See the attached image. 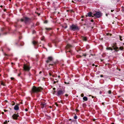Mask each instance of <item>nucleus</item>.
Returning <instances> with one entry per match:
<instances>
[{
    "mask_svg": "<svg viewBox=\"0 0 124 124\" xmlns=\"http://www.w3.org/2000/svg\"><path fill=\"white\" fill-rule=\"evenodd\" d=\"M42 89L40 87H36L33 86L31 89L32 93H37L41 91Z\"/></svg>",
    "mask_w": 124,
    "mask_h": 124,
    "instance_id": "f257e3e1",
    "label": "nucleus"
},
{
    "mask_svg": "<svg viewBox=\"0 0 124 124\" xmlns=\"http://www.w3.org/2000/svg\"><path fill=\"white\" fill-rule=\"evenodd\" d=\"M30 69V67L27 64H24L23 67V70L25 71H29Z\"/></svg>",
    "mask_w": 124,
    "mask_h": 124,
    "instance_id": "f03ea898",
    "label": "nucleus"
},
{
    "mask_svg": "<svg viewBox=\"0 0 124 124\" xmlns=\"http://www.w3.org/2000/svg\"><path fill=\"white\" fill-rule=\"evenodd\" d=\"M70 29L71 30H72L74 31L78 30V27L76 25H73L70 26Z\"/></svg>",
    "mask_w": 124,
    "mask_h": 124,
    "instance_id": "7ed1b4c3",
    "label": "nucleus"
},
{
    "mask_svg": "<svg viewBox=\"0 0 124 124\" xmlns=\"http://www.w3.org/2000/svg\"><path fill=\"white\" fill-rule=\"evenodd\" d=\"M65 92V91L64 90H59L57 92V96H60V95H62Z\"/></svg>",
    "mask_w": 124,
    "mask_h": 124,
    "instance_id": "20e7f679",
    "label": "nucleus"
},
{
    "mask_svg": "<svg viewBox=\"0 0 124 124\" xmlns=\"http://www.w3.org/2000/svg\"><path fill=\"white\" fill-rule=\"evenodd\" d=\"M30 19L29 18L27 17H24L23 18L21 19V21L22 22L24 21L25 23H26L29 21Z\"/></svg>",
    "mask_w": 124,
    "mask_h": 124,
    "instance_id": "39448f33",
    "label": "nucleus"
},
{
    "mask_svg": "<svg viewBox=\"0 0 124 124\" xmlns=\"http://www.w3.org/2000/svg\"><path fill=\"white\" fill-rule=\"evenodd\" d=\"M93 15L96 17L99 18L101 16V13L99 12H97L93 14Z\"/></svg>",
    "mask_w": 124,
    "mask_h": 124,
    "instance_id": "423d86ee",
    "label": "nucleus"
},
{
    "mask_svg": "<svg viewBox=\"0 0 124 124\" xmlns=\"http://www.w3.org/2000/svg\"><path fill=\"white\" fill-rule=\"evenodd\" d=\"M53 59L52 57L50 56L47 58V60L46 61V62L47 63H48L53 60Z\"/></svg>",
    "mask_w": 124,
    "mask_h": 124,
    "instance_id": "0eeeda50",
    "label": "nucleus"
},
{
    "mask_svg": "<svg viewBox=\"0 0 124 124\" xmlns=\"http://www.w3.org/2000/svg\"><path fill=\"white\" fill-rule=\"evenodd\" d=\"M18 115L16 114H14L12 116V117L13 119H17V118L18 116Z\"/></svg>",
    "mask_w": 124,
    "mask_h": 124,
    "instance_id": "6e6552de",
    "label": "nucleus"
},
{
    "mask_svg": "<svg viewBox=\"0 0 124 124\" xmlns=\"http://www.w3.org/2000/svg\"><path fill=\"white\" fill-rule=\"evenodd\" d=\"M14 109L15 110H17L19 109V107L17 105H16L14 107Z\"/></svg>",
    "mask_w": 124,
    "mask_h": 124,
    "instance_id": "1a4fd4ad",
    "label": "nucleus"
},
{
    "mask_svg": "<svg viewBox=\"0 0 124 124\" xmlns=\"http://www.w3.org/2000/svg\"><path fill=\"white\" fill-rule=\"evenodd\" d=\"M46 106V104L42 103L41 104V107L42 108H43Z\"/></svg>",
    "mask_w": 124,
    "mask_h": 124,
    "instance_id": "9d476101",
    "label": "nucleus"
},
{
    "mask_svg": "<svg viewBox=\"0 0 124 124\" xmlns=\"http://www.w3.org/2000/svg\"><path fill=\"white\" fill-rule=\"evenodd\" d=\"M83 100L85 101H86L88 100L86 96H84L83 98Z\"/></svg>",
    "mask_w": 124,
    "mask_h": 124,
    "instance_id": "9b49d317",
    "label": "nucleus"
},
{
    "mask_svg": "<svg viewBox=\"0 0 124 124\" xmlns=\"http://www.w3.org/2000/svg\"><path fill=\"white\" fill-rule=\"evenodd\" d=\"M82 39L84 41H86L87 40V39L86 37H83L82 38Z\"/></svg>",
    "mask_w": 124,
    "mask_h": 124,
    "instance_id": "f8f14e48",
    "label": "nucleus"
},
{
    "mask_svg": "<svg viewBox=\"0 0 124 124\" xmlns=\"http://www.w3.org/2000/svg\"><path fill=\"white\" fill-rule=\"evenodd\" d=\"M88 16L89 17L91 16H92V13L91 12H89L88 13Z\"/></svg>",
    "mask_w": 124,
    "mask_h": 124,
    "instance_id": "ddd939ff",
    "label": "nucleus"
},
{
    "mask_svg": "<svg viewBox=\"0 0 124 124\" xmlns=\"http://www.w3.org/2000/svg\"><path fill=\"white\" fill-rule=\"evenodd\" d=\"M71 46V45L69 44H68L67 45V46L66 48H69Z\"/></svg>",
    "mask_w": 124,
    "mask_h": 124,
    "instance_id": "4468645a",
    "label": "nucleus"
},
{
    "mask_svg": "<svg viewBox=\"0 0 124 124\" xmlns=\"http://www.w3.org/2000/svg\"><path fill=\"white\" fill-rule=\"evenodd\" d=\"M107 49L108 50H112V49L110 47H108V48H107Z\"/></svg>",
    "mask_w": 124,
    "mask_h": 124,
    "instance_id": "2eb2a0df",
    "label": "nucleus"
},
{
    "mask_svg": "<svg viewBox=\"0 0 124 124\" xmlns=\"http://www.w3.org/2000/svg\"><path fill=\"white\" fill-rule=\"evenodd\" d=\"M119 49L121 50H123V48L122 47L120 46L119 47Z\"/></svg>",
    "mask_w": 124,
    "mask_h": 124,
    "instance_id": "dca6fc26",
    "label": "nucleus"
},
{
    "mask_svg": "<svg viewBox=\"0 0 124 124\" xmlns=\"http://www.w3.org/2000/svg\"><path fill=\"white\" fill-rule=\"evenodd\" d=\"M32 43L33 44L35 45L36 43V42L35 41H33Z\"/></svg>",
    "mask_w": 124,
    "mask_h": 124,
    "instance_id": "f3484780",
    "label": "nucleus"
},
{
    "mask_svg": "<svg viewBox=\"0 0 124 124\" xmlns=\"http://www.w3.org/2000/svg\"><path fill=\"white\" fill-rule=\"evenodd\" d=\"M1 85H2L3 86H4L5 85L4 84V83L3 82H1Z\"/></svg>",
    "mask_w": 124,
    "mask_h": 124,
    "instance_id": "a211bd4d",
    "label": "nucleus"
},
{
    "mask_svg": "<svg viewBox=\"0 0 124 124\" xmlns=\"http://www.w3.org/2000/svg\"><path fill=\"white\" fill-rule=\"evenodd\" d=\"M7 123V121H6L4 122V124H6Z\"/></svg>",
    "mask_w": 124,
    "mask_h": 124,
    "instance_id": "6ab92c4d",
    "label": "nucleus"
},
{
    "mask_svg": "<svg viewBox=\"0 0 124 124\" xmlns=\"http://www.w3.org/2000/svg\"><path fill=\"white\" fill-rule=\"evenodd\" d=\"M74 118L75 119H77V116H75L74 117Z\"/></svg>",
    "mask_w": 124,
    "mask_h": 124,
    "instance_id": "aec40b11",
    "label": "nucleus"
},
{
    "mask_svg": "<svg viewBox=\"0 0 124 124\" xmlns=\"http://www.w3.org/2000/svg\"><path fill=\"white\" fill-rule=\"evenodd\" d=\"M119 38H120V40L121 41H122V37H121V36H120V37H119Z\"/></svg>",
    "mask_w": 124,
    "mask_h": 124,
    "instance_id": "412c9836",
    "label": "nucleus"
},
{
    "mask_svg": "<svg viewBox=\"0 0 124 124\" xmlns=\"http://www.w3.org/2000/svg\"><path fill=\"white\" fill-rule=\"evenodd\" d=\"M84 96V94L83 93H82L81 95V96L82 97H83Z\"/></svg>",
    "mask_w": 124,
    "mask_h": 124,
    "instance_id": "4be33fe9",
    "label": "nucleus"
},
{
    "mask_svg": "<svg viewBox=\"0 0 124 124\" xmlns=\"http://www.w3.org/2000/svg\"><path fill=\"white\" fill-rule=\"evenodd\" d=\"M108 93L109 94H110L111 93V91L110 90H109L108 91Z\"/></svg>",
    "mask_w": 124,
    "mask_h": 124,
    "instance_id": "5701e85b",
    "label": "nucleus"
},
{
    "mask_svg": "<svg viewBox=\"0 0 124 124\" xmlns=\"http://www.w3.org/2000/svg\"><path fill=\"white\" fill-rule=\"evenodd\" d=\"M12 103V105H14L15 104V102H14L13 101Z\"/></svg>",
    "mask_w": 124,
    "mask_h": 124,
    "instance_id": "b1692460",
    "label": "nucleus"
},
{
    "mask_svg": "<svg viewBox=\"0 0 124 124\" xmlns=\"http://www.w3.org/2000/svg\"><path fill=\"white\" fill-rule=\"evenodd\" d=\"M46 29L47 30H50L51 29L50 28H46Z\"/></svg>",
    "mask_w": 124,
    "mask_h": 124,
    "instance_id": "393cba45",
    "label": "nucleus"
},
{
    "mask_svg": "<svg viewBox=\"0 0 124 124\" xmlns=\"http://www.w3.org/2000/svg\"><path fill=\"white\" fill-rule=\"evenodd\" d=\"M47 23V21L46 20L44 22V23Z\"/></svg>",
    "mask_w": 124,
    "mask_h": 124,
    "instance_id": "a878e982",
    "label": "nucleus"
},
{
    "mask_svg": "<svg viewBox=\"0 0 124 124\" xmlns=\"http://www.w3.org/2000/svg\"><path fill=\"white\" fill-rule=\"evenodd\" d=\"M4 111L5 112H6L7 111V110H6L5 109L4 110Z\"/></svg>",
    "mask_w": 124,
    "mask_h": 124,
    "instance_id": "bb28decb",
    "label": "nucleus"
},
{
    "mask_svg": "<svg viewBox=\"0 0 124 124\" xmlns=\"http://www.w3.org/2000/svg\"><path fill=\"white\" fill-rule=\"evenodd\" d=\"M93 21H94L93 20V19L91 20V22H93Z\"/></svg>",
    "mask_w": 124,
    "mask_h": 124,
    "instance_id": "cd10ccee",
    "label": "nucleus"
},
{
    "mask_svg": "<svg viewBox=\"0 0 124 124\" xmlns=\"http://www.w3.org/2000/svg\"><path fill=\"white\" fill-rule=\"evenodd\" d=\"M25 111H28V109H25Z\"/></svg>",
    "mask_w": 124,
    "mask_h": 124,
    "instance_id": "c85d7f7f",
    "label": "nucleus"
},
{
    "mask_svg": "<svg viewBox=\"0 0 124 124\" xmlns=\"http://www.w3.org/2000/svg\"><path fill=\"white\" fill-rule=\"evenodd\" d=\"M100 77H103V75H101L100 76Z\"/></svg>",
    "mask_w": 124,
    "mask_h": 124,
    "instance_id": "c756f323",
    "label": "nucleus"
},
{
    "mask_svg": "<svg viewBox=\"0 0 124 124\" xmlns=\"http://www.w3.org/2000/svg\"><path fill=\"white\" fill-rule=\"evenodd\" d=\"M65 95L67 97L68 96V95L67 94H66Z\"/></svg>",
    "mask_w": 124,
    "mask_h": 124,
    "instance_id": "7c9ffc66",
    "label": "nucleus"
},
{
    "mask_svg": "<svg viewBox=\"0 0 124 124\" xmlns=\"http://www.w3.org/2000/svg\"><path fill=\"white\" fill-rule=\"evenodd\" d=\"M114 10H111V12H113L114 11Z\"/></svg>",
    "mask_w": 124,
    "mask_h": 124,
    "instance_id": "2f4dec72",
    "label": "nucleus"
},
{
    "mask_svg": "<svg viewBox=\"0 0 124 124\" xmlns=\"http://www.w3.org/2000/svg\"><path fill=\"white\" fill-rule=\"evenodd\" d=\"M11 79L12 80H13L14 79V78H11Z\"/></svg>",
    "mask_w": 124,
    "mask_h": 124,
    "instance_id": "473e14b6",
    "label": "nucleus"
},
{
    "mask_svg": "<svg viewBox=\"0 0 124 124\" xmlns=\"http://www.w3.org/2000/svg\"><path fill=\"white\" fill-rule=\"evenodd\" d=\"M53 65V64H49V65Z\"/></svg>",
    "mask_w": 124,
    "mask_h": 124,
    "instance_id": "72a5a7b5",
    "label": "nucleus"
},
{
    "mask_svg": "<svg viewBox=\"0 0 124 124\" xmlns=\"http://www.w3.org/2000/svg\"><path fill=\"white\" fill-rule=\"evenodd\" d=\"M38 15L39 16L40 15V14L39 13H38Z\"/></svg>",
    "mask_w": 124,
    "mask_h": 124,
    "instance_id": "f704fd0d",
    "label": "nucleus"
},
{
    "mask_svg": "<svg viewBox=\"0 0 124 124\" xmlns=\"http://www.w3.org/2000/svg\"><path fill=\"white\" fill-rule=\"evenodd\" d=\"M53 89L54 90L55 89V88H53Z\"/></svg>",
    "mask_w": 124,
    "mask_h": 124,
    "instance_id": "c9c22d12",
    "label": "nucleus"
},
{
    "mask_svg": "<svg viewBox=\"0 0 124 124\" xmlns=\"http://www.w3.org/2000/svg\"><path fill=\"white\" fill-rule=\"evenodd\" d=\"M95 120V119H93V121H94Z\"/></svg>",
    "mask_w": 124,
    "mask_h": 124,
    "instance_id": "e433bc0d",
    "label": "nucleus"
},
{
    "mask_svg": "<svg viewBox=\"0 0 124 124\" xmlns=\"http://www.w3.org/2000/svg\"><path fill=\"white\" fill-rule=\"evenodd\" d=\"M64 83H65V84H66V83H66V82H64Z\"/></svg>",
    "mask_w": 124,
    "mask_h": 124,
    "instance_id": "4c0bfd02",
    "label": "nucleus"
},
{
    "mask_svg": "<svg viewBox=\"0 0 124 124\" xmlns=\"http://www.w3.org/2000/svg\"><path fill=\"white\" fill-rule=\"evenodd\" d=\"M4 113L3 112H2V113L3 114H4Z\"/></svg>",
    "mask_w": 124,
    "mask_h": 124,
    "instance_id": "58836bf2",
    "label": "nucleus"
},
{
    "mask_svg": "<svg viewBox=\"0 0 124 124\" xmlns=\"http://www.w3.org/2000/svg\"><path fill=\"white\" fill-rule=\"evenodd\" d=\"M85 56H86V54H84V55Z\"/></svg>",
    "mask_w": 124,
    "mask_h": 124,
    "instance_id": "ea45409f",
    "label": "nucleus"
},
{
    "mask_svg": "<svg viewBox=\"0 0 124 124\" xmlns=\"http://www.w3.org/2000/svg\"><path fill=\"white\" fill-rule=\"evenodd\" d=\"M112 124H114V123H112Z\"/></svg>",
    "mask_w": 124,
    "mask_h": 124,
    "instance_id": "a19ab883",
    "label": "nucleus"
},
{
    "mask_svg": "<svg viewBox=\"0 0 124 124\" xmlns=\"http://www.w3.org/2000/svg\"><path fill=\"white\" fill-rule=\"evenodd\" d=\"M18 75V76H19L20 75V74H19Z\"/></svg>",
    "mask_w": 124,
    "mask_h": 124,
    "instance_id": "79ce46f5",
    "label": "nucleus"
},
{
    "mask_svg": "<svg viewBox=\"0 0 124 124\" xmlns=\"http://www.w3.org/2000/svg\"><path fill=\"white\" fill-rule=\"evenodd\" d=\"M34 32H35V31H34L33 32V33H34Z\"/></svg>",
    "mask_w": 124,
    "mask_h": 124,
    "instance_id": "37998d69",
    "label": "nucleus"
},
{
    "mask_svg": "<svg viewBox=\"0 0 124 124\" xmlns=\"http://www.w3.org/2000/svg\"><path fill=\"white\" fill-rule=\"evenodd\" d=\"M93 66H94V64H93Z\"/></svg>",
    "mask_w": 124,
    "mask_h": 124,
    "instance_id": "c03bdc74",
    "label": "nucleus"
},
{
    "mask_svg": "<svg viewBox=\"0 0 124 124\" xmlns=\"http://www.w3.org/2000/svg\"><path fill=\"white\" fill-rule=\"evenodd\" d=\"M67 28V27H65V28Z\"/></svg>",
    "mask_w": 124,
    "mask_h": 124,
    "instance_id": "a18cd8bd",
    "label": "nucleus"
},
{
    "mask_svg": "<svg viewBox=\"0 0 124 124\" xmlns=\"http://www.w3.org/2000/svg\"><path fill=\"white\" fill-rule=\"evenodd\" d=\"M13 63H12H12H11V64H12Z\"/></svg>",
    "mask_w": 124,
    "mask_h": 124,
    "instance_id": "49530a36",
    "label": "nucleus"
},
{
    "mask_svg": "<svg viewBox=\"0 0 124 124\" xmlns=\"http://www.w3.org/2000/svg\"><path fill=\"white\" fill-rule=\"evenodd\" d=\"M102 104H103V103H102Z\"/></svg>",
    "mask_w": 124,
    "mask_h": 124,
    "instance_id": "de8ad7c7",
    "label": "nucleus"
},
{
    "mask_svg": "<svg viewBox=\"0 0 124 124\" xmlns=\"http://www.w3.org/2000/svg\"><path fill=\"white\" fill-rule=\"evenodd\" d=\"M41 73V72H40V73Z\"/></svg>",
    "mask_w": 124,
    "mask_h": 124,
    "instance_id": "09e8293b",
    "label": "nucleus"
},
{
    "mask_svg": "<svg viewBox=\"0 0 124 124\" xmlns=\"http://www.w3.org/2000/svg\"><path fill=\"white\" fill-rule=\"evenodd\" d=\"M56 105H57V104H56Z\"/></svg>",
    "mask_w": 124,
    "mask_h": 124,
    "instance_id": "8fccbe9b",
    "label": "nucleus"
},
{
    "mask_svg": "<svg viewBox=\"0 0 124 124\" xmlns=\"http://www.w3.org/2000/svg\"><path fill=\"white\" fill-rule=\"evenodd\" d=\"M93 17V16H92Z\"/></svg>",
    "mask_w": 124,
    "mask_h": 124,
    "instance_id": "3c124183",
    "label": "nucleus"
},
{
    "mask_svg": "<svg viewBox=\"0 0 124 124\" xmlns=\"http://www.w3.org/2000/svg\"><path fill=\"white\" fill-rule=\"evenodd\" d=\"M42 40H43V39H42Z\"/></svg>",
    "mask_w": 124,
    "mask_h": 124,
    "instance_id": "603ef678",
    "label": "nucleus"
},
{
    "mask_svg": "<svg viewBox=\"0 0 124 124\" xmlns=\"http://www.w3.org/2000/svg\"><path fill=\"white\" fill-rule=\"evenodd\" d=\"M10 0V1H11V0Z\"/></svg>",
    "mask_w": 124,
    "mask_h": 124,
    "instance_id": "864d4df0",
    "label": "nucleus"
}]
</instances>
